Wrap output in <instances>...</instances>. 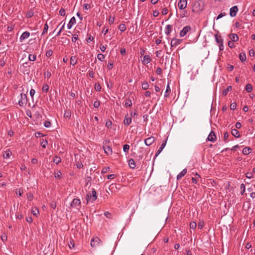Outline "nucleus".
I'll list each match as a JSON object with an SVG mask.
<instances>
[{
  "mask_svg": "<svg viewBox=\"0 0 255 255\" xmlns=\"http://www.w3.org/2000/svg\"><path fill=\"white\" fill-rule=\"evenodd\" d=\"M97 192L94 189H92V193L88 192L86 195L87 203L89 202H93L97 199Z\"/></svg>",
  "mask_w": 255,
  "mask_h": 255,
  "instance_id": "f257e3e1",
  "label": "nucleus"
},
{
  "mask_svg": "<svg viewBox=\"0 0 255 255\" xmlns=\"http://www.w3.org/2000/svg\"><path fill=\"white\" fill-rule=\"evenodd\" d=\"M27 98L26 94L21 93L20 94V99L18 101V104L20 107H23L27 104Z\"/></svg>",
  "mask_w": 255,
  "mask_h": 255,
  "instance_id": "f03ea898",
  "label": "nucleus"
},
{
  "mask_svg": "<svg viewBox=\"0 0 255 255\" xmlns=\"http://www.w3.org/2000/svg\"><path fill=\"white\" fill-rule=\"evenodd\" d=\"M81 207V201L79 199H74L72 201L70 208H76L79 210V208Z\"/></svg>",
  "mask_w": 255,
  "mask_h": 255,
  "instance_id": "7ed1b4c3",
  "label": "nucleus"
},
{
  "mask_svg": "<svg viewBox=\"0 0 255 255\" xmlns=\"http://www.w3.org/2000/svg\"><path fill=\"white\" fill-rule=\"evenodd\" d=\"M101 242V241L99 238H93L91 241V246L93 248H96L100 245Z\"/></svg>",
  "mask_w": 255,
  "mask_h": 255,
  "instance_id": "20e7f679",
  "label": "nucleus"
},
{
  "mask_svg": "<svg viewBox=\"0 0 255 255\" xmlns=\"http://www.w3.org/2000/svg\"><path fill=\"white\" fill-rule=\"evenodd\" d=\"M238 11V7L237 5L234 6L230 9V15L232 17H234L237 15Z\"/></svg>",
  "mask_w": 255,
  "mask_h": 255,
  "instance_id": "39448f33",
  "label": "nucleus"
},
{
  "mask_svg": "<svg viewBox=\"0 0 255 255\" xmlns=\"http://www.w3.org/2000/svg\"><path fill=\"white\" fill-rule=\"evenodd\" d=\"M187 0H180L178 3V6L179 9H184L187 6Z\"/></svg>",
  "mask_w": 255,
  "mask_h": 255,
  "instance_id": "423d86ee",
  "label": "nucleus"
},
{
  "mask_svg": "<svg viewBox=\"0 0 255 255\" xmlns=\"http://www.w3.org/2000/svg\"><path fill=\"white\" fill-rule=\"evenodd\" d=\"M191 29V27L189 26H185L180 32V35L181 37L185 36L187 32Z\"/></svg>",
  "mask_w": 255,
  "mask_h": 255,
  "instance_id": "0eeeda50",
  "label": "nucleus"
},
{
  "mask_svg": "<svg viewBox=\"0 0 255 255\" xmlns=\"http://www.w3.org/2000/svg\"><path fill=\"white\" fill-rule=\"evenodd\" d=\"M154 141L155 138L153 136H150L144 140V143L146 145L149 146L151 145Z\"/></svg>",
  "mask_w": 255,
  "mask_h": 255,
  "instance_id": "6e6552de",
  "label": "nucleus"
},
{
  "mask_svg": "<svg viewBox=\"0 0 255 255\" xmlns=\"http://www.w3.org/2000/svg\"><path fill=\"white\" fill-rule=\"evenodd\" d=\"M208 140L210 141H215L216 139V135L215 132L213 131H211L209 134L208 138Z\"/></svg>",
  "mask_w": 255,
  "mask_h": 255,
  "instance_id": "1a4fd4ad",
  "label": "nucleus"
},
{
  "mask_svg": "<svg viewBox=\"0 0 255 255\" xmlns=\"http://www.w3.org/2000/svg\"><path fill=\"white\" fill-rule=\"evenodd\" d=\"M103 148L105 153L107 155H111L113 153L112 148L109 145H105L103 146Z\"/></svg>",
  "mask_w": 255,
  "mask_h": 255,
  "instance_id": "9d476101",
  "label": "nucleus"
},
{
  "mask_svg": "<svg viewBox=\"0 0 255 255\" xmlns=\"http://www.w3.org/2000/svg\"><path fill=\"white\" fill-rule=\"evenodd\" d=\"M30 36V33L28 31L24 32L20 37V41L22 42L25 39L27 38Z\"/></svg>",
  "mask_w": 255,
  "mask_h": 255,
  "instance_id": "9b49d317",
  "label": "nucleus"
},
{
  "mask_svg": "<svg viewBox=\"0 0 255 255\" xmlns=\"http://www.w3.org/2000/svg\"><path fill=\"white\" fill-rule=\"evenodd\" d=\"M76 20L74 16L72 17L67 25V27L69 29H71L72 26L76 23Z\"/></svg>",
  "mask_w": 255,
  "mask_h": 255,
  "instance_id": "f8f14e48",
  "label": "nucleus"
},
{
  "mask_svg": "<svg viewBox=\"0 0 255 255\" xmlns=\"http://www.w3.org/2000/svg\"><path fill=\"white\" fill-rule=\"evenodd\" d=\"M151 58L149 55H144L142 60V62L143 64H147L151 61Z\"/></svg>",
  "mask_w": 255,
  "mask_h": 255,
  "instance_id": "ddd939ff",
  "label": "nucleus"
},
{
  "mask_svg": "<svg viewBox=\"0 0 255 255\" xmlns=\"http://www.w3.org/2000/svg\"><path fill=\"white\" fill-rule=\"evenodd\" d=\"M187 169H184L180 173L176 176V179L179 180L183 177L187 173Z\"/></svg>",
  "mask_w": 255,
  "mask_h": 255,
  "instance_id": "4468645a",
  "label": "nucleus"
},
{
  "mask_svg": "<svg viewBox=\"0 0 255 255\" xmlns=\"http://www.w3.org/2000/svg\"><path fill=\"white\" fill-rule=\"evenodd\" d=\"M232 134L233 136H235L236 138H239L240 137V134L239 131L237 130V129L234 128L232 129L231 131Z\"/></svg>",
  "mask_w": 255,
  "mask_h": 255,
  "instance_id": "2eb2a0df",
  "label": "nucleus"
},
{
  "mask_svg": "<svg viewBox=\"0 0 255 255\" xmlns=\"http://www.w3.org/2000/svg\"><path fill=\"white\" fill-rule=\"evenodd\" d=\"M131 123V118L126 116L124 119V123L125 125L128 126Z\"/></svg>",
  "mask_w": 255,
  "mask_h": 255,
  "instance_id": "dca6fc26",
  "label": "nucleus"
},
{
  "mask_svg": "<svg viewBox=\"0 0 255 255\" xmlns=\"http://www.w3.org/2000/svg\"><path fill=\"white\" fill-rule=\"evenodd\" d=\"M215 41L216 42L220 44L221 43L223 42V39L221 35H219L218 34L215 35Z\"/></svg>",
  "mask_w": 255,
  "mask_h": 255,
  "instance_id": "f3484780",
  "label": "nucleus"
},
{
  "mask_svg": "<svg viewBox=\"0 0 255 255\" xmlns=\"http://www.w3.org/2000/svg\"><path fill=\"white\" fill-rule=\"evenodd\" d=\"M172 28H173V27H172V25H170V24L167 25L166 27L165 28V32L166 34L169 35L170 33V32H171V31L172 30Z\"/></svg>",
  "mask_w": 255,
  "mask_h": 255,
  "instance_id": "a211bd4d",
  "label": "nucleus"
},
{
  "mask_svg": "<svg viewBox=\"0 0 255 255\" xmlns=\"http://www.w3.org/2000/svg\"><path fill=\"white\" fill-rule=\"evenodd\" d=\"M171 48L169 50L167 49L166 53L170 54L171 53V51L172 50V47H174L175 45V39L173 38L171 41Z\"/></svg>",
  "mask_w": 255,
  "mask_h": 255,
  "instance_id": "6ab92c4d",
  "label": "nucleus"
},
{
  "mask_svg": "<svg viewBox=\"0 0 255 255\" xmlns=\"http://www.w3.org/2000/svg\"><path fill=\"white\" fill-rule=\"evenodd\" d=\"M166 143V141H165V142H164L162 143L160 147L159 148V149L156 152V154H155L156 156H158L160 154V153L162 151V150H163V149L164 148V147L165 146Z\"/></svg>",
  "mask_w": 255,
  "mask_h": 255,
  "instance_id": "aec40b11",
  "label": "nucleus"
},
{
  "mask_svg": "<svg viewBox=\"0 0 255 255\" xmlns=\"http://www.w3.org/2000/svg\"><path fill=\"white\" fill-rule=\"evenodd\" d=\"M239 59L242 62H245L246 61V55L245 53H241L239 55Z\"/></svg>",
  "mask_w": 255,
  "mask_h": 255,
  "instance_id": "412c9836",
  "label": "nucleus"
},
{
  "mask_svg": "<svg viewBox=\"0 0 255 255\" xmlns=\"http://www.w3.org/2000/svg\"><path fill=\"white\" fill-rule=\"evenodd\" d=\"M230 38L232 40V41H233V42H236L239 39L238 36L236 34H234V33L231 34L230 35Z\"/></svg>",
  "mask_w": 255,
  "mask_h": 255,
  "instance_id": "4be33fe9",
  "label": "nucleus"
},
{
  "mask_svg": "<svg viewBox=\"0 0 255 255\" xmlns=\"http://www.w3.org/2000/svg\"><path fill=\"white\" fill-rule=\"evenodd\" d=\"M251 149L250 147H245L243 150L242 152L245 155H248L251 152Z\"/></svg>",
  "mask_w": 255,
  "mask_h": 255,
  "instance_id": "5701e85b",
  "label": "nucleus"
},
{
  "mask_svg": "<svg viewBox=\"0 0 255 255\" xmlns=\"http://www.w3.org/2000/svg\"><path fill=\"white\" fill-rule=\"evenodd\" d=\"M128 164H129V166L131 169H134L135 167L134 161L132 158H131L129 160Z\"/></svg>",
  "mask_w": 255,
  "mask_h": 255,
  "instance_id": "b1692460",
  "label": "nucleus"
},
{
  "mask_svg": "<svg viewBox=\"0 0 255 255\" xmlns=\"http://www.w3.org/2000/svg\"><path fill=\"white\" fill-rule=\"evenodd\" d=\"M232 90V87L231 86H228L226 89H224L222 92V95L226 96L229 91Z\"/></svg>",
  "mask_w": 255,
  "mask_h": 255,
  "instance_id": "393cba45",
  "label": "nucleus"
},
{
  "mask_svg": "<svg viewBox=\"0 0 255 255\" xmlns=\"http://www.w3.org/2000/svg\"><path fill=\"white\" fill-rule=\"evenodd\" d=\"M132 106V102L130 99H125V106L126 107H130Z\"/></svg>",
  "mask_w": 255,
  "mask_h": 255,
  "instance_id": "a878e982",
  "label": "nucleus"
},
{
  "mask_svg": "<svg viewBox=\"0 0 255 255\" xmlns=\"http://www.w3.org/2000/svg\"><path fill=\"white\" fill-rule=\"evenodd\" d=\"M77 62V60L76 59V56H72L70 58V63L73 66H74L76 64Z\"/></svg>",
  "mask_w": 255,
  "mask_h": 255,
  "instance_id": "bb28decb",
  "label": "nucleus"
},
{
  "mask_svg": "<svg viewBox=\"0 0 255 255\" xmlns=\"http://www.w3.org/2000/svg\"><path fill=\"white\" fill-rule=\"evenodd\" d=\"M11 155V152L9 150L4 151L3 154V156L4 158H8Z\"/></svg>",
  "mask_w": 255,
  "mask_h": 255,
  "instance_id": "cd10ccee",
  "label": "nucleus"
},
{
  "mask_svg": "<svg viewBox=\"0 0 255 255\" xmlns=\"http://www.w3.org/2000/svg\"><path fill=\"white\" fill-rule=\"evenodd\" d=\"M119 29L121 31L124 32L126 31V30L127 29V27L125 24L121 23L119 26Z\"/></svg>",
  "mask_w": 255,
  "mask_h": 255,
  "instance_id": "c85d7f7f",
  "label": "nucleus"
},
{
  "mask_svg": "<svg viewBox=\"0 0 255 255\" xmlns=\"http://www.w3.org/2000/svg\"><path fill=\"white\" fill-rule=\"evenodd\" d=\"M71 116V112L70 110H67L65 111L64 116L66 118H69Z\"/></svg>",
  "mask_w": 255,
  "mask_h": 255,
  "instance_id": "c756f323",
  "label": "nucleus"
},
{
  "mask_svg": "<svg viewBox=\"0 0 255 255\" xmlns=\"http://www.w3.org/2000/svg\"><path fill=\"white\" fill-rule=\"evenodd\" d=\"M245 89L247 92L250 93L253 90V87L251 84H248L245 87Z\"/></svg>",
  "mask_w": 255,
  "mask_h": 255,
  "instance_id": "7c9ffc66",
  "label": "nucleus"
},
{
  "mask_svg": "<svg viewBox=\"0 0 255 255\" xmlns=\"http://www.w3.org/2000/svg\"><path fill=\"white\" fill-rule=\"evenodd\" d=\"M53 161L54 162H55L56 164H58L61 161V159L60 157H58L57 156H54Z\"/></svg>",
  "mask_w": 255,
  "mask_h": 255,
  "instance_id": "2f4dec72",
  "label": "nucleus"
},
{
  "mask_svg": "<svg viewBox=\"0 0 255 255\" xmlns=\"http://www.w3.org/2000/svg\"><path fill=\"white\" fill-rule=\"evenodd\" d=\"M31 213L34 216H37L39 214V210L36 208H32Z\"/></svg>",
  "mask_w": 255,
  "mask_h": 255,
  "instance_id": "473e14b6",
  "label": "nucleus"
},
{
  "mask_svg": "<svg viewBox=\"0 0 255 255\" xmlns=\"http://www.w3.org/2000/svg\"><path fill=\"white\" fill-rule=\"evenodd\" d=\"M106 126L109 128H112V122L110 120H108L106 121Z\"/></svg>",
  "mask_w": 255,
  "mask_h": 255,
  "instance_id": "72a5a7b5",
  "label": "nucleus"
},
{
  "mask_svg": "<svg viewBox=\"0 0 255 255\" xmlns=\"http://www.w3.org/2000/svg\"><path fill=\"white\" fill-rule=\"evenodd\" d=\"M149 87L148 83L147 82H144L142 84V88L143 90H147Z\"/></svg>",
  "mask_w": 255,
  "mask_h": 255,
  "instance_id": "f704fd0d",
  "label": "nucleus"
},
{
  "mask_svg": "<svg viewBox=\"0 0 255 255\" xmlns=\"http://www.w3.org/2000/svg\"><path fill=\"white\" fill-rule=\"evenodd\" d=\"M42 89L43 92L47 93L49 90V86L47 84H44Z\"/></svg>",
  "mask_w": 255,
  "mask_h": 255,
  "instance_id": "c9c22d12",
  "label": "nucleus"
},
{
  "mask_svg": "<svg viewBox=\"0 0 255 255\" xmlns=\"http://www.w3.org/2000/svg\"><path fill=\"white\" fill-rule=\"evenodd\" d=\"M97 58L101 61H103L105 59V56L103 54H98L97 55Z\"/></svg>",
  "mask_w": 255,
  "mask_h": 255,
  "instance_id": "e433bc0d",
  "label": "nucleus"
},
{
  "mask_svg": "<svg viewBox=\"0 0 255 255\" xmlns=\"http://www.w3.org/2000/svg\"><path fill=\"white\" fill-rule=\"evenodd\" d=\"M170 91H171V90H170L169 84H168L167 87H166V90L165 91L164 97H167L168 96L169 93L170 92Z\"/></svg>",
  "mask_w": 255,
  "mask_h": 255,
  "instance_id": "4c0bfd02",
  "label": "nucleus"
},
{
  "mask_svg": "<svg viewBox=\"0 0 255 255\" xmlns=\"http://www.w3.org/2000/svg\"><path fill=\"white\" fill-rule=\"evenodd\" d=\"M34 14V12L32 10H29L26 13V17L27 18L31 17Z\"/></svg>",
  "mask_w": 255,
  "mask_h": 255,
  "instance_id": "58836bf2",
  "label": "nucleus"
},
{
  "mask_svg": "<svg viewBox=\"0 0 255 255\" xmlns=\"http://www.w3.org/2000/svg\"><path fill=\"white\" fill-rule=\"evenodd\" d=\"M235 27L239 29H243L244 28V26L242 25V24L238 21H237L235 23Z\"/></svg>",
  "mask_w": 255,
  "mask_h": 255,
  "instance_id": "ea45409f",
  "label": "nucleus"
},
{
  "mask_svg": "<svg viewBox=\"0 0 255 255\" xmlns=\"http://www.w3.org/2000/svg\"><path fill=\"white\" fill-rule=\"evenodd\" d=\"M240 189L241 190V193L242 195H243L244 193V192H245V190H246V187H245V185L243 183L241 185Z\"/></svg>",
  "mask_w": 255,
  "mask_h": 255,
  "instance_id": "a19ab883",
  "label": "nucleus"
},
{
  "mask_svg": "<svg viewBox=\"0 0 255 255\" xmlns=\"http://www.w3.org/2000/svg\"><path fill=\"white\" fill-rule=\"evenodd\" d=\"M28 58L30 61H34L36 60V55L33 54H29Z\"/></svg>",
  "mask_w": 255,
  "mask_h": 255,
  "instance_id": "79ce46f5",
  "label": "nucleus"
},
{
  "mask_svg": "<svg viewBox=\"0 0 255 255\" xmlns=\"http://www.w3.org/2000/svg\"><path fill=\"white\" fill-rule=\"evenodd\" d=\"M129 149V145L128 144H125L123 146V150L125 152H128Z\"/></svg>",
  "mask_w": 255,
  "mask_h": 255,
  "instance_id": "37998d69",
  "label": "nucleus"
},
{
  "mask_svg": "<svg viewBox=\"0 0 255 255\" xmlns=\"http://www.w3.org/2000/svg\"><path fill=\"white\" fill-rule=\"evenodd\" d=\"M197 226L196 223L195 222H192L190 224V228L192 229H194L196 228Z\"/></svg>",
  "mask_w": 255,
  "mask_h": 255,
  "instance_id": "c03bdc74",
  "label": "nucleus"
},
{
  "mask_svg": "<svg viewBox=\"0 0 255 255\" xmlns=\"http://www.w3.org/2000/svg\"><path fill=\"white\" fill-rule=\"evenodd\" d=\"M237 107V104L235 102L232 103L230 105V109L231 110H235Z\"/></svg>",
  "mask_w": 255,
  "mask_h": 255,
  "instance_id": "a18cd8bd",
  "label": "nucleus"
},
{
  "mask_svg": "<svg viewBox=\"0 0 255 255\" xmlns=\"http://www.w3.org/2000/svg\"><path fill=\"white\" fill-rule=\"evenodd\" d=\"M95 89L97 91H100L101 90V86L100 84H96L95 86Z\"/></svg>",
  "mask_w": 255,
  "mask_h": 255,
  "instance_id": "49530a36",
  "label": "nucleus"
},
{
  "mask_svg": "<svg viewBox=\"0 0 255 255\" xmlns=\"http://www.w3.org/2000/svg\"><path fill=\"white\" fill-rule=\"evenodd\" d=\"M229 134L228 132H225L224 133V140L225 141V142H227V140L228 139V138L229 137Z\"/></svg>",
  "mask_w": 255,
  "mask_h": 255,
  "instance_id": "de8ad7c7",
  "label": "nucleus"
},
{
  "mask_svg": "<svg viewBox=\"0 0 255 255\" xmlns=\"http://www.w3.org/2000/svg\"><path fill=\"white\" fill-rule=\"evenodd\" d=\"M48 29V25L47 23H46L44 24V29H43V32H42V34H44V33H46L47 32Z\"/></svg>",
  "mask_w": 255,
  "mask_h": 255,
  "instance_id": "09e8293b",
  "label": "nucleus"
},
{
  "mask_svg": "<svg viewBox=\"0 0 255 255\" xmlns=\"http://www.w3.org/2000/svg\"><path fill=\"white\" fill-rule=\"evenodd\" d=\"M75 243L74 242V241L71 240L70 241V243H68V246L70 249H72V248L74 247Z\"/></svg>",
  "mask_w": 255,
  "mask_h": 255,
  "instance_id": "8fccbe9b",
  "label": "nucleus"
},
{
  "mask_svg": "<svg viewBox=\"0 0 255 255\" xmlns=\"http://www.w3.org/2000/svg\"><path fill=\"white\" fill-rule=\"evenodd\" d=\"M228 45L229 47L231 48H233L235 47V44H234L233 41H229L228 43Z\"/></svg>",
  "mask_w": 255,
  "mask_h": 255,
  "instance_id": "3c124183",
  "label": "nucleus"
},
{
  "mask_svg": "<svg viewBox=\"0 0 255 255\" xmlns=\"http://www.w3.org/2000/svg\"><path fill=\"white\" fill-rule=\"evenodd\" d=\"M53 54V51L52 50H49L46 51V55L47 57H50Z\"/></svg>",
  "mask_w": 255,
  "mask_h": 255,
  "instance_id": "603ef678",
  "label": "nucleus"
},
{
  "mask_svg": "<svg viewBox=\"0 0 255 255\" xmlns=\"http://www.w3.org/2000/svg\"><path fill=\"white\" fill-rule=\"evenodd\" d=\"M59 14L61 16H64L65 15V9L62 8L59 10Z\"/></svg>",
  "mask_w": 255,
  "mask_h": 255,
  "instance_id": "864d4df0",
  "label": "nucleus"
},
{
  "mask_svg": "<svg viewBox=\"0 0 255 255\" xmlns=\"http://www.w3.org/2000/svg\"><path fill=\"white\" fill-rule=\"evenodd\" d=\"M78 38V35L74 34L72 38V41L75 42Z\"/></svg>",
  "mask_w": 255,
  "mask_h": 255,
  "instance_id": "5fc2aeb1",
  "label": "nucleus"
},
{
  "mask_svg": "<svg viewBox=\"0 0 255 255\" xmlns=\"http://www.w3.org/2000/svg\"><path fill=\"white\" fill-rule=\"evenodd\" d=\"M62 175L61 171H58L57 173H55L54 176L56 178H60Z\"/></svg>",
  "mask_w": 255,
  "mask_h": 255,
  "instance_id": "6e6d98bb",
  "label": "nucleus"
},
{
  "mask_svg": "<svg viewBox=\"0 0 255 255\" xmlns=\"http://www.w3.org/2000/svg\"><path fill=\"white\" fill-rule=\"evenodd\" d=\"M48 142L47 140H43L42 142H41V145L43 148H45Z\"/></svg>",
  "mask_w": 255,
  "mask_h": 255,
  "instance_id": "4d7b16f0",
  "label": "nucleus"
},
{
  "mask_svg": "<svg viewBox=\"0 0 255 255\" xmlns=\"http://www.w3.org/2000/svg\"><path fill=\"white\" fill-rule=\"evenodd\" d=\"M100 105V101H95L94 103V107L96 108H98Z\"/></svg>",
  "mask_w": 255,
  "mask_h": 255,
  "instance_id": "13d9d810",
  "label": "nucleus"
},
{
  "mask_svg": "<svg viewBox=\"0 0 255 255\" xmlns=\"http://www.w3.org/2000/svg\"><path fill=\"white\" fill-rule=\"evenodd\" d=\"M109 29L106 27H104L102 30V33H104V35L106 34L108 32Z\"/></svg>",
  "mask_w": 255,
  "mask_h": 255,
  "instance_id": "bf43d9fd",
  "label": "nucleus"
},
{
  "mask_svg": "<svg viewBox=\"0 0 255 255\" xmlns=\"http://www.w3.org/2000/svg\"><path fill=\"white\" fill-rule=\"evenodd\" d=\"M255 54V51H254V49H252L250 50V51H249V55H250V56L251 57L254 56Z\"/></svg>",
  "mask_w": 255,
  "mask_h": 255,
  "instance_id": "052dcab7",
  "label": "nucleus"
},
{
  "mask_svg": "<svg viewBox=\"0 0 255 255\" xmlns=\"http://www.w3.org/2000/svg\"><path fill=\"white\" fill-rule=\"evenodd\" d=\"M44 125L46 128H49L51 126V123L49 121H45Z\"/></svg>",
  "mask_w": 255,
  "mask_h": 255,
  "instance_id": "680f3d73",
  "label": "nucleus"
},
{
  "mask_svg": "<svg viewBox=\"0 0 255 255\" xmlns=\"http://www.w3.org/2000/svg\"><path fill=\"white\" fill-rule=\"evenodd\" d=\"M110 170V167H106L104 168L103 169L102 171V173H105L107 172H108Z\"/></svg>",
  "mask_w": 255,
  "mask_h": 255,
  "instance_id": "e2e57ef3",
  "label": "nucleus"
},
{
  "mask_svg": "<svg viewBox=\"0 0 255 255\" xmlns=\"http://www.w3.org/2000/svg\"><path fill=\"white\" fill-rule=\"evenodd\" d=\"M51 73L50 72L47 71L44 73L45 77H47V78H49L51 77Z\"/></svg>",
  "mask_w": 255,
  "mask_h": 255,
  "instance_id": "0e129e2a",
  "label": "nucleus"
},
{
  "mask_svg": "<svg viewBox=\"0 0 255 255\" xmlns=\"http://www.w3.org/2000/svg\"><path fill=\"white\" fill-rule=\"evenodd\" d=\"M235 127L236 128L240 129L242 127V125L240 122H237L236 123Z\"/></svg>",
  "mask_w": 255,
  "mask_h": 255,
  "instance_id": "69168bd1",
  "label": "nucleus"
},
{
  "mask_svg": "<svg viewBox=\"0 0 255 255\" xmlns=\"http://www.w3.org/2000/svg\"><path fill=\"white\" fill-rule=\"evenodd\" d=\"M83 6H84V8L86 9H89L91 8L90 5L88 3H85L83 5Z\"/></svg>",
  "mask_w": 255,
  "mask_h": 255,
  "instance_id": "338daca9",
  "label": "nucleus"
},
{
  "mask_svg": "<svg viewBox=\"0 0 255 255\" xmlns=\"http://www.w3.org/2000/svg\"><path fill=\"white\" fill-rule=\"evenodd\" d=\"M100 48L102 52H104V51H105V50L107 48V46H104V45H101L100 47Z\"/></svg>",
  "mask_w": 255,
  "mask_h": 255,
  "instance_id": "774afa93",
  "label": "nucleus"
}]
</instances>
